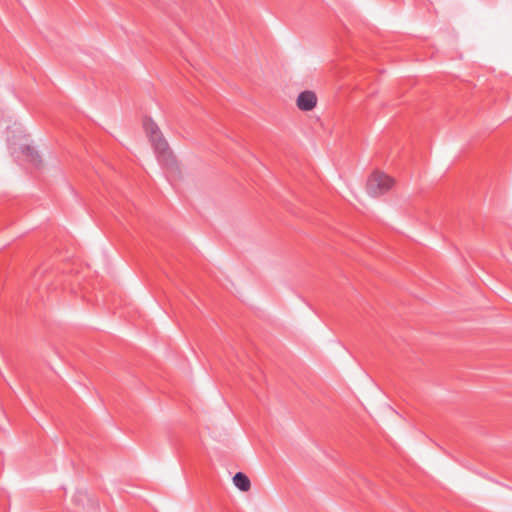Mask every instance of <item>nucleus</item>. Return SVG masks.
I'll list each match as a JSON object with an SVG mask.
<instances>
[{
    "instance_id": "4",
    "label": "nucleus",
    "mask_w": 512,
    "mask_h": 512,
    "mask_svg": "<svg viewBox=\"0 0 512 512\" xmlns=\"http://www.w3.org/2000/svg\"><path fill=\"white\" fill-rule=\"evenodd\" d=\"M234 485L241 491L246 492L251 487V482L248 476L242 472H238L233 477Z\"/></svg>"
},
{
    "instance_id": "5",
    "label": "nucleus",
    "mask_w": 512,
    "mask_h": 512,
    "mask_svg": "<svg viewBox=\"0 0 512 512\" xmlns=\"http://www.w3.org/2000/svg\"><path fill=\"white\" fill-rule=\"evenodd\" d=\"M22 153L26 157V159L30 162H32L36 167L40 164L41 160L37 153V151L34 150V148L30 146H23L22 147Z\"/></svg>"
},
{
    "instance_id": "2",
    "label": "nucleus",
    "mask_w": 512,
    "mask_h": 512,
    "mask_svg": "<svg viewBox=\"0 0 512 512\" xmlns=\"http://www.w3.org/2000/svg\"><path fill=\"white\" fill-rule=\"evenodd\" d=\"M394 184V180L382 172H374L367 181V192L373 197L386 193Z\"/></svg>"
},
{
    "instance_id": "1",
    "label": "nucleus",
    "mask_w": 512,
    "mask_h": 512,
    "mask_svg": "<svg viewBox=\"0 0 512 512\" xmlns=\"http://www.w3.org/2000/svg\"><path fill=\"white\" fill-rule=\"evenodd\" d=\"M143 127L159 163L167 169H176L177 163L175 156L168 142L163 137L158 125L152 119L146 118L143 122Z\"/></svg>"
},
{
    "instance_id": "3",
    "label": "nucleus",
    "mask_w": 512,
    "mask_h": 512,
    "mask_svg": "<svg viewBox=\"0 0 512 512\" xmlns=\"http://www.w3.org/2000/svg\"><path fill=\"white\" fill-rule=\"evenodd\" d=\"M316 104L317 96L310 90L301 92L296 99V105L301 111H311L316 107Z\"/></svg>"
}]
</instances>
